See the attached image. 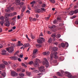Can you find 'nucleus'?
Instances as JSON below:
<instances>
[{
	"mask_svg": "<svg viewBox=\"0 0 78 78\" xmlns=\"http://www.w3.org/2000/svg\"><path fill=\"white\" fill-rule=\"evenodd\" d=\"M5 22L7 23H9V24H11V23L9 22V19L7 17H12V16H14L13 15V14L11 13L10 14L6 13L5 14Z\"/></svg>",
	"mask_w": 78,
	"mask_h": 78,
	"instance_id": "nucleus-1",
	"label": "nucleus"
},
{
	"mask_svg": "<svg viewBox=\"0 0 78 78\" xmlns=\"http://www.w3.org/2000/svg\"><path fill=\"white\" fill-rule=\"evenodd\" d=\"M38 62H40V60L39 59L36 58L34 60V66L35 67H39V64Z\"/></svg>",
	"mask_w": 78,
	"mask_h": 78,
	"instance_id": "nucleus-2",
	"label": "nucleus"
},
{
	"mask_svg": "<svg viewBox=\"0 0 78 78\" xmlns=\"http://www.w3.org/2000/svg\"><path fill=\"white\" fill-rule=\"evenodd\" d=\"M44 61H44L43 62V64L44 65L46 64V67H48L49 66V64L48 63V60H47V59L46 58H44Z\"/></svg>",
	"mask_w": 78,
	"mask_h": 78,
	"instance_id": "nucleus-3",
	"label": "nucleus"
},
{
	"mask_svg": "<svg viewBox=\"0 0 78 78\" xmlns=\"http://www.w3.org/2000/svg\"><path fill=\"white\" fill-rule=\"evenodd\" d=\"M6 50L9 53H12L14 51V47H11L6 48Z\"/></svg>",
	"mask_w": 78,
	"mask_h": 78,
	"instance_id": "nucleus-4",
	"label": "nucleus"
},
{
	"mask_svg": "<svg viewBox=\"0 0 78 78\" xmlns=\"http://www.w3.org/2000/svg\"><path fill=\"white\" fill-rule=\"evenodd\" d=\"M40 39H42L44 42H45V41L44 38L42 37H41L39 38V39H38L37 41L38 43H39V44H42V40H41Z\"/></svg>",
	"mask_w": 78,
	"mask_h": 78,
	"instance_id": "nucleus-5",
	"label": "nucleus"
},
{
	"mask_svg": "<svg viewBox=\"0 0 78 78\" xmlns=\"http://www.w3.org/2000/svg\"><path fill=\"white\" fill-rule=\"evenodd\" d=\"M11 75L12 76H18V74L15 71H12L11 72Z\"/></svg>",
	"mask_w": 78,
	"mask_h": 78,
	"instance_id": "nucleus-6",
	"label": "nucleus"
},
{
	"mask_svg": "<svg viewBox=\"0 0 78 78\" xmlns=\"http://www.w3.org/2000/svg\"><path fill=\"white\" fill-rule=\"evenodd\" d=\"M39 70L41 72H44L45 71V69H44V66H42L40 68L39 67Z\"/></svg>",
	"mask_w": 78,
	"mask_h": 78,
	"instance_id": "nucleus-7",
	"label": "nucleus"
},
{
	"mask_svg": "<svg viewBox=\"0 0 78 78\" xmlns=\"http://www.w3.org/2000/svg\"><path fill=\"white\" fill-rule=\"evenodd\" d=\"M49 49L51 50L52 51H57L58 50V48L56 47H51Z\"/></svg>",
	"mask_w": 78,
	"mask_h": 78,
	"instance_id": "nucleus-8",
	"label": "nucleus"
},
{
	"mask_svg": "<svg viewBox=\"0 0 78 78\" xmlns=\"http://www.w3.org/2000/svg\"><path fill=\"white\" fill-rule=\"evenodd\" d=\"M0 74L2 75L3 78H5L6 75V74L5 72H4L2 73V72L1 71H0Z\"/></svg>",
	"mask_w": 78,
	"mask_h": 78,
	"instance_id": "nucleus-9",
	"label": "nucleus"
},
{
	"mask_svg": "<svg viewBox=\"0 0 78 78\" xmlns=\"http://www.w3.org/2000/svg\"><path fill=\"white\" fill-rule=\"evenodd\" d=\"M65 73L68 75V78H72V76L69 73V72H66Z\"/></svg>",
	"mask_w": 78,
	"mask_h": 78,
	"instance_id": "nucleus-10",
	"label": "nucleus"
},
{
	"mask_svg": "<svg viewBox=\"0 0 78 78\" xmlns=\"http://www.w3.org/2000/svg\"><path fill=\"white\" fill-rule=\"evenodd\" d=\"M10 59L12 60H17V57L13 56L10 57Z\"/></svg>",
	"mask_w": 78,
	"mask_h": 78,
	"instance_id": "nucleus-11",
	"label": "nucleus"
},
{
	"mask_svg": "<svg viewBox=\"0 0 78 78\" xmlns=\"http://www.w3.org/2000/svg\"><path fill=\"white\" fill-rule=\"evenodd\" d=\"M57 54H58L57 52H54L53 54L54 58L55 59H57V58H58V55H57Z\"/></svg>",
	"mask_w": 78,
	"mask_h": 78,
	"instance_id": "nucleus-12",
	"label": "nucleus"
},
{
	"mask_svg": "<svg viewBox=\"0 0 78 78\" xmlns=\"http://www.w3.org/2000/svg\"><path fill=\"white\" fill-rule=\"evenodd\" d=\"M20 0H16V5H18L20 4Z\"/></svg>",
	"mask_w": 78,
	"mask_h": 78,
	"instance_id": "nucleus-13",
	"label": "nucleus"
},
{
	"mask_svg": "<svg viewBox=\"0 0 78 78\" xmlns=\"http://www.w3.org/2000/svg\"><path fill=\"white\" fill-rule=\"evenodd\" d=\"M7 51H5V50H3L2 51V55H6V53Z\"/></svg>",
	"mask_w": 78,
	"mask_h": 78,
	"instance_id": "nucleus-14",
	"label": "nucleus"
},
{
	"mask_svg": "<svg viewBox=\"0 0 78 78\" xmlns=\"http://www.w3.org/2000/svg\"><path fill=\"white\" fill-rule=\"evenodd\" d=\"M5 67V66L4 64H2L0 65V68L2 69H4Z\"/></svg>",
	"mask_w": 78,
	"mask_h": 78,
	"instance_id": "nucleus-15",
	"label": "nucleus"
},
{
	"mask_svg": "<svg viewBox=\"0 0 78 78\" xmlns=\"http://www.w3.org/2000/svg\"><path fill=\"white\" fill-rule=\"evenodd\" d=\"M24 45V47L25 48L27 47H29V46L30 47H31V46H30V44H29V43H27V44H25Z\"/></svg>",
	"mask_w": 78,
	"mask_h": 78,
	"instance_id": "nucleus-16",
	"label": "nucleus"
},
{
	"mask_svg": "<svg viewBox=\"0 0 78 78\" xmlns=\"http://www.w3.org/2000/svg\"><path fill=\"white\" fill-rule=\"evenodd\" d=\"M18 46H22L23 45V44L21 43V42L20 41H18Z\"/></svg>",
	"mask_w": 78,
	"mask_h": 78,
	"instance_id": "nucleus-17",
	"label": "nucleus"
},
{
	"mask_svg": "<svg viewBox=\"0 0 78 78\" xmlns=\"http://www.w3.org/2000/svg\"><path fill=\"white\" fill-rule=\"evenodd\" d=\"M25 8H26V7L25 6H24L21 10L22 12H24L25 10Z\"/></svg>",
	"mask_w": 78,
	"mask_h": 78,
	"instance_id": "nucleus-18",
	"label": "nucleus"
},
{
	"mask_svg": "<svg viewBox=\"0 0 78 78\" xmlns=\"http://www.w3.org/2000/svg\"><path fill=\"white\" fill-rule=\"evenodd\" d=\"M51 42H52V39H51V38H50L49 39L48 42V43L51 44Z\"/></svg>",
	"mask_w": 78,
	"mask_h": 78,
	"instance_id": "nucleus-19",
	"label": "nucleus"
},
{
	"mask_svg": "<svg viewBox=\"0 0 78 78\" xmlns=\"http://www.w3.org/2000/svg\"><path fill=\"white\" fill-rule=\"evenodd\" d=\"M37 49H34L33 51V54H35V53H37Z\"/></svg>",
	"mask_w": 78,
	"mask_h": 78,
	"instance_id": "nucleus-20",
	"label": "nucleus"
},
{
	"mask_svg": "<svg viewBox=\"0 0 78 78\" xmlns=\"http://www.w3.org/2000/svg\"><path fill=\"white\" fill-rule=\"evenodd\" d=\"M49 28H51V29H52V28H56V26L55 25H54L52 26V27H49Z\"/></svg>",
	"mask_w": 78,
	"mask_h": 78,
	"instance_id": "nucleus-21",
	"label": "nucleus"
},
{
	"mask_svg": "<svg viewBox=\"0 0 78 78\" xmlns=\"http://www.w3.org/2000/svg\"><path fill=\"white\" fill-rule=\"evenodd\" d=\"M7 9H8L5 10V11L6 12H11L10 10H9V7H8Z\"/></svg>",
	"mask_w": 78,
	"mask_h": 78,
	"instance_id": "nucleus-22",
	"label": "nucleus"
},
{
	"mask_svg": "<svg viewBox=\"0 0 78 78\" xmlns=\"http://www.w3.org/2000/svg\"><path fill=\"white\" fill-rule=\"evenodd\" d=\"M74 13L73 11H72L70 12H69V15H70V16H72V15H73Z\"/></svg>",
	"mask_w": 78,
	"mask_h": 78,
	"instance_id": "nucleus-23",
	"label": "nucleus"
},
{
	"mask_svg": "<svg viewBox=\"0 0 78 78\" xmlns=\"http://www.w3.org/2000/svg\"><path fill=\"white\" fill-rule=\"evenodd\" d=\"M4 23H5V21L4 20H2L1 21L0 23L2 26H3V24H4Z\"/></svg>",
	"mask_w": 78,
	"mask_h": 78,
	"instance_id": "nucleus-24",
	"label": "nucleus"
},
{
	"mask_svg": "<svg viewBox=\"0 0 78 78\" xmlns=\"http://www.w3.org/2000/svg\"><path fill=\"white\" fill-rule=\"evenodd\" d=\"M41 6L42 8H45V6H46V4H45L43 3L42 5Z\"/></svg>",
	"mask_w": 78,
	"mask_h": 78,
	"instance_id": "nucleus-25",
	"label": "nucleus"
},
{
	"mask_svg": "<svg viewBox=\"0 0 78 78\" xmlns=\"http://www.w3.org/2000/svg\"><path fill=\"white\" fill-rule=\"evenodd\" d=\"M26 74L28 76H30L31 75V73H30L28 71H27L26 72Z\"/></svg>",
	"mask_w": 78,
	"mask_h": 78,
	"instance_id": "nucleus-26",
	"label": "nucleus"
},
{
	"mask_svg": "<svg viewBox=\"0 0 78 78\" xmlns=\"http://www.w3.org/2000/svg\"><path fill=\"white\" fill-rule=\"evenodd\" d=\"M61 45L62 47H63V48H64V47H65V44H64V43H61Z\"/></svg>",
	"mask_w": 78,
	"mask_h": 78,
	"instance_id": "nucleus-27",
	"label": "nucleus"
},
{
	"mask_svg": "<svg viewBox=\"0 0 78 78\" xmlns=\"http://www.w3.org/2000/svg\"><path fill=\"white\" fill-rule=\"evenodd\" d=\"M73 12L74 14H76V13H78V9L75 10Z\"/></svg>",
	"mask_w": 78,
	"mask_h": 78,
	"instance_id": "nucleus-28",
	"label": "nucleus"
},
{
	"mask_svg": "<svg viewBox=\"0 0 78 78\" xmlns=\"http://www.w3.org/2000/svg\"><path fill=\"white\" fill-rule=\"evenodd\" d=\"M30 36H31V37L32 39H34V38H35V37H34V36H33V34H30Z\"/></svg>",
	"mask_w": 78,
	"mask_h": 78,
	"instance_id": "nucleus-29",
	"label": "nucleus"
},
{
	"mask_svg": "<svg viewBox=\"0 0 78 78\" xmlns=\"http://www.w3.org/2000/svg\"><path fill=\"white\" fill-rule=\"evenodd\" d=\"M3 64H5V65H7V66H8V62L6 61L3 62Z\"/></svg>",
	"mask_w": 78,
	"mask_h": 78,
	"instance_id": "nucleus-30",
	"label": "nucleus"
},
{
	"mask_svg": "<svg viewBox=\"0 0 78 78\" xmlns=\"http://www.w3.org/2000/svg\"><path fill=\"white\" fill-rule=\"evenodd\" d=\"M50 1L52 3H55V1L54 0H50Z\"/></svg>",
	"mask_w": 78,
	"mask_h": 78,
	"instance_id": "nucleus-31",
	"label": "nucleus"
},
{
	"mask_svg": "<svg viewBox=\"0 0 78 78\" xmlns=\"http://www.w3.org/2000/svg\"><path fill=\"white\" fill-rule=\"evenodd\" d=\"M9 9H10V11H11V10H12V11L14 10V8L13 7H12V8H11V6H9Z\"/></svg>",
	"mask_w": 78,
	"mask_h": 78,
	"instance_id": "nucleus-32",
	"label": "nucleus"
},
{
	"mask_svg": "<svg viewBox=\"0 0 78 78\" xmlns=\"http://www.w3.org/2000/svg\"><path fill=\"white\" fill-rule=\"evenodd\" d=\"M22 65L24 67H25L26 68L27 67V66H26V65H25V64H24V63H22Z\"/></svg>",
	"mask_w": 78,
	"mask_h": 78,
	"instance_id": "nucleus-33",
	"label": "nucleus"
},
{
	"mask_svg": "<svg viewBox=\"0 0 78 78\" xmlns=\"http://www.w3.org/2000/svg\"><path fill=\"white\" fill-rule=\"evenodd\" d=\"M33 61H30V62L28 63V64L30 65H31V64H33Z\"/></svg>",
	"mask_w": 78,
	"mask_h": 78,
	"instance_id": "nucleus-34",
	"label": "nucleus"
},
{
	"mask_svg": "<svg viewBox=\"0 0 78 78\" xmlns=\"http://www.w3.org/2000/svg\"><path fill=\"white\" fill-rule=\"evenodd\" d=\"M19 75L20 76H24V74L23 73H20L19 74Z\"/></svg>",
	"mask_w": 78,
	"mask_h": 78,
	"instance_id": "nucleus-35",
	"label": "nucleus"
},
{
	"mask_svg": "<svg viewBox=\"0 0 78 78\" xmlns=\"http://www.w3.org/2000/svg\"><path fill=\"white\" fill-rule=\"evenodd\" d=\"M51 36L53 37H55L56 36V35L55 34H53Z\"/></svg>",
	"mask_w": 78,
	"mask_h": 78,
	"instance_id": "nucleus-36",
	"label": "nucleus"
},
{
	"mask_svg": "<svg viewBox=\"0 0 78 78\" xmlns=\"http://www.w3.org/2000/svg\"><path fill=\"white\" fill-rule=\"evenodd\" d=\"M50 58L51 59H53V55L52 53L51 54Z\"/></svg>",
	"mask_w": 78,
	"mask_h": 78,
	"instance_id": "nucleus-37",
	"label": "nucleus"
},
{
	"mask_svg": "<svg viewBox=\"0 0 78 78\" xmlns=\"http://www.w3.org/2000/svg\"><path fill=\"white\" fill-rule=\"evenodd\" d=\"M75 18H76V16H73L72 17H70L71 19H75Z\"/></svg>",
	"mask_w": 78,
	"mask_h": 78,
	"instance_id": "nucleus-38",
	"label": "nucleus"
},
{
	"mask_svg": "<svg viewBox=\"0 0 78 78\" xmlns=\"http://www.w3.org/2000/svg\"><path fill=\"white\" fill-rule=\"evenodd\" d=\"M5 26H6V27H9V25H10V24L9 23V24H8L6 23H5Z\"/></svg>",
	"mask_w": 78,
	"mask_h": 78,
	"instance_id": "nucleus-39",
	"label": "nucleus"
},
{
	"mask_svg": "<svg viewBox=\"0 0 78 78\" xmlns=\"http://www.w3.org/2000/svg\"><path fill=\"white\" fill-rule=\"evenodd\" d=\"M36 46L37 47V48H39V47H41V46L39 44H37Z\"/></svg>",
	"mask_w": 78,
	"mask_h": 78,
	"instance_id": "nucleus-40",
	"label": "nucleus"
},
{
	"mask_svg": "<svg viewBox=\"0 0 78 78\" xmlns=\"http://www.w3.org/2000/svg\"><path fill=\"white\" fill-rule=\"evenodd\" d=\"M53 23L54 24H56V23H57V20H54L53 21Z\"/></svg>",
	"mask_w": 78,
	"mask_h": 78,
	"instance_id": "nucleus-41",
	"label": "nucleus"
},
{
	"mask_svg": "<svg viewBox=\"0 0 78 78\" xmlns=\"http://www.w3.org/2000/svg\"><path fill=\"white\" fill-rule=\"evenodd\" d=\"M57 75H58V76H61V73H57Z\"/></svg>",
	"mask_w": 78,
	"mask_h": 78,
	"instance_id": "nucleus-42",
	"label": "nucleus"
},
{
	"mask_svg": "<svg viewBox=\"0 0 78 78\" xmlns=\"http://www.w3.org/2000/svg\"><path fill=\"white\" fill-rule=\"evenodd\" d=\"M61 37V35H60V34H58L57 35V38H59V37Z\"/></svg>",
	"mask_w": 78,
	"mask_h": 78,
	"instance_id": "nucleus-43",
	"label": "nucleus"
},
{
	"mask_svg": "<svg viewBox=\"0 0 78 78\" xmlns=\"http://www.w3.org/2000/svg\"><path fill=\"white\" fill-rule=\"evenodd\" d=\"M1 20H4V16H2L0 18Z\"/></svg>",
	"mask_w": 78,
	"mask_h": 78,
	"instance_id": "nucleus-44",
	"label": "nucleus"
},
{
	"mask_svg": "<svg viewBox=\"0 0 78 78\" xmlns=\"http://www.w3.org/2000/svg\"><path fill=\"white\" fill-rule=\"evenodd\" d=\"M35 3H36V1H32V2H31V3H30V4H35Z\"/></svg>",
	"mask_w": 78,
	"mask_h": 78,
	"instance_id": "nucleus-45",
	"label": "nucleus"
},
{
	"mask_svg": "<svg viewBox=\"0 0 78 78\" xmlns=\"http://www.w3.org/2000/svg\"><path fill=\"white\" fill-rule=\"evenodd\" d=\"M37 12H42V11H41V9H37Z\"/></svg>",
	"mask_w": 78,
	"mask_h": 78,
	"instance_id": "nucleus-46",
	"label": "nucleus"
},
{
	"mask_svg": "<svg viewBox=\"0 0 78 78\" xmlns=\"http://www.w3.org/2000/svg\"><path fill=\"white\" fill-rule=\"evenodd\" d=\"M19 51H18L14 54V55H17V54H19Z\"/></svg>",
	"mask_w": 78,
	"mask_h": 78,
	"instance_id": "nucleus-47",
	"label": "nucleus"
},
{
	"mask_svg": "<svg viewBox=\"0 0 78 78\" xmlns=\"http://www.w3.org/2000/svg\"><path fill=\"white\" fill-rule=\"evenodd\" d=\"M24 5V3L23 2H21L20 4V6H23Z\"/></svg>",
	"mask_w": 78,
	"mask_h": 78,
	"instance_id": "nucleus-48",
	"label": "nucleus"
},
{
	"mask_svg": "<svg viewBox=\"0 0 78 78\" xmlns=\"http://www.w3.org/2000/svg\"><path fill=\"white\" fill-rule=\"evenodd\" d=\"M34 72L35 73H39V71L37 70H35Z\"/></svg>",
	"mask_w": 78,
	"mask_h": 78,
	"instance_id": "nucleus-49",
	"label": "nucleus"
},
{
	"mask_svg": "<svg viewBox=\"0 0 78 78\" xmlns=\"http://www.w3.org/2000/svg\"><path fill=\"white\" fill-rule=\"evenodd\" d=\"M65 46L66 47H69V44L67 43H65Z\"/></svg>",
	"mask_w": 78,
	"mask_h": 78,
	"instance_id": "nucleus-50",
	"label": "nucleus"
},
{
	"mask_svg": "<svg viewBox=\"0 0 78 78\" xmlns=\"http://www.w3.org/2000/svg\"><path fill=\"white\" fill-rule=\"evenodd\" d=\"M37 56L36 55H34L33 56H32V59H34V58H36Z\"/></svg>",
	"mask_w": 78,
	"mask_h": 78,
	"instance_id": "nucleus-51",
	"label": "nucleus"
},
{
	"mask_svg": "<svg viewBox=\"0 0 78 78\" xmlns=\"http://www.w3.org/2000/svg\"><path fill=\"white\" fill-rule=\"evenodd\" d=\"M46 55H50V52L48 51L47 52H46Z\"/></svg>",
	"mask_w": 78,
	"mask_h": 78,
	"instance_id": "nucleus-52",
	"label": "nucleus"
},
{
	"mask_svg": "<svg viewBox=\"0 0 78 78\" xmlns=\"http://www.w3.org/2000/svg\"><path fill=\"white\" fill-rule=\"evenodd\" d=\"M13 68H14V69H16V67H17V66H16V65H14L13 66Z\"/></svg>",
	"mask_w": 78,
	"mask_h": 78,
	"instance_id": "nucleus-53",
	"label": "nucleus"
},
{
	"mask_svg": "<svg viewBox=\"0 0 78 78\" xmlns=\"http://www.w3.org/2000/svg\"><path fill=\"white\" fill-rule=\"evenodd\" d=\"M41 9L42 11H45V9L44 8H41Z\"/></svg>",
	"mask_w": 78,
	"mask_h": 78,
	"instance_id": "nucleus-54",
	"label": "nucleus"
},
{
	"mask_svg": "<svg viewBox=\"0 0 78 78\" xmlns=\"http://www.w3.org/2000/svg\"><path fill=\"white\" fill-rule=\"evenodd\" d=\"M50 16H48L47 18H45L46 19V20H48V19H49L50 18Z\"/></svg>",
	"mask_w": 78,
	"mask_h": 78,
	"instance_id": "nucleus-55",
	"label": "nucleus"
},
{
	"mask_svg": "<svg viewBox=\"0 0 78 78\" xmlns=\"http://www.w3.org/2000/svg\"><path fill=\"white\" fill-rule=\"evenodd\" d=\"M26 12H27V13H28V14H30V10H27L26 11Z\"/></svg>",
	"mask_w": 78,
	"mask_h": 78,
	"instance_id": "nucleus-56",
	"label": "nucleus"
},
{
	"mask_svg": "<svg viewBox=\"0 0 78 78\" xmlns=\"http://www.w3.org/2000/svg\"><path fill=\"white\" fill-rule=\"evenodd\" d=\"M30 69L33 70H34L35 69V68H30Z\"/></svg>",
	"mask_w": 78,
	"mask_h": 78,
	"instance_id": "nucleus-57",
	"label": "nucleus"
},
{
	"mask_svg": "<svg viewBox=\"0 0 78 78\" xmlns=\"http://www.w3.org/2000/svg\"><path fill=\"white\" fill-rule=\"evenodd\" d=\"M37 20V19L35 18L33 19H32L33 21H36V20Z\"/></svg>",
	"mask_w": 78,
	"mask_h": 78,
	"instance_id": "nucleus-58",
	"label": "nucleus"
},
{
	"mask_svg": "<svg viewBox=\"0 0 78 78\" xmlns=\"http://www.w3.org/2000/svg\"><path fill=\"white\" fill-rule=\"evenodd\" d=\"M35 17L37 18H38V17H39V15H38V14H36L35 15Z\"/></svg>",
	"mask_w": 78,
	"mask_h": 78,
	"instance_id": "nucleus-59",
	"label": "nucleus"
},
{
	"mask_svg": "<svg viewBox=\"0 0 78 78\" xmlns=\"http://www.w3.org/2000/svg\"><path fill=\"white\" fill-rule=\"evenodd\" d=\"M12 41H16V39H11Z\"/></svg>",
	"mask_w": 78,
	"mask_h": 78,
	"instance_id": "nucleus-60",
	"label": "nucleus"
},
{
	"mask_svg": "<svg viewBox=\"0 0 78 78\" xmlns=\"http://www.w3.org/2000/svg\"><path fill=\"white\" fill-rule=\"evenodd\" d=\"M29 20H30V21H32V20L33 21V18L32 17L30 18Z\"/></svg>",
	"mask_w": 78,
	"mask_h": 78,
	"instance_id": "nucleus-61",
	"label": "nucleus"
},
{
	"mask_svg": "<svg viewBox=\"0 0 78 78\" xmlns=\"http://www.w3.org/2000/svg\"><path fill=\"white\" fill-rule=\"evenodd\" d=\"M16 19V17H15L13 18L12 19V20H15Z\"/></svg>",
	"mask_w": 78,
	"mask_h": 78,
	"instance_id": "nucleus-62",
	"label": "nucleus"
},
{
	"mask_svg": "<svg viewBox=\"0 0 78 78\" xmlns=\"http://www.w3.org/2000/svg\"><path fill=\"white\" fill-rule=\"evenodd\" d=\"M21 69L20 68H19L17 69V71H20Z\"/></svg>",
	"mask_w": 78,
	"mask_h": 78,
	"instance_id": "nucleus-63",
	"label": "nucleus"
},
{
	"mask_svg": "<svg viewBox=\"0 0 78 78\" xmlns=\"http://www.w3.org/2000/svg\"><path fill=\"white\" fill-rule=\"evenodd\" d=\"M77 77V76H72V78H76Z\"/></svg>",
	"mask_w": 78,
	"mask_h": 78,
	"instance_id": "nucleus-64",
	"label": "nucleus"
}]
</instances>
